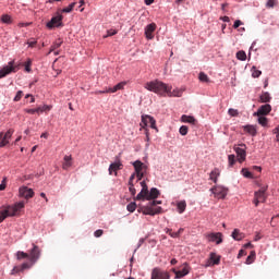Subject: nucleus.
I'll return each mask as SVG.
<instances>
[{"mask_svg": "<svg viewBox=\"0 0 279 279\" xmlns=\"http://www.w3.org/2000/svg\"><path fill=\"white\" fill-rule=\"evenodd\" d=\"M140 184L142 186V190L135 197L137 202H145V199L149 202L151 199H157V197H159L160 191H158V189L151 187L149 191V189L147 187V183L145 181H142Z\"/></svg>", "mask_w": 279, "mask_h": 279, "instance_id": "nucleus-1", "label": "nucleus"}, {"mask_svg": "<svg viewBox=\"0 0 279 279\" xmlns=\"http://www.w3.org/2000/svg\"><path fill=\"white\" fill-rule=\"evenodd\" d=\"M144 88H146V90H149L150 93L160 95L161 97H167V90H169V85L165 84L162 81L155 80L146 83Z\"/></svg>", "mask_w": 279, "mask_h": 279, "instance_id": "nucleus-2", "label": "nucleus"}, {"mask_svg": "<svg viewBox=\"0 0 279 279\" xmlns=\"http://www.w3.org/2000/svg\"><path fill=\"white\" fill-rule=\"evenodd\" d=\"M2 208L4 209L7 217H16V215L21 213V209L25 208V203L20 202L14 205L2 206Z\"/></svg>", "mask_w": 279, "mask_h": 279, "instance_id": "nucleus-3", "label": "nucleus"}, {"mask_svg": "<svg viewBox=\"0 0 279 279\" xmlns=\"http://www.w3.org/2000/svg\"><path fill=\"white\" fill-rule=\"evenodd\" d=\"M132 165L135 169V173H133V175H136L137 182H141V180L145 178V173H147V165L143 163L141 160H136Z\"/></svg>", "mask_w": 279, "mask_h": 279, "instance_id": "nucleus-4", "label": "nucleus"}, {"mask_svg": "<svg viewBox=\"0 0 279 279\" xmlns=\"http://www.w3.org/2000/svg\"><path fill=\"white\" fill-rule=\"evenodd\" d=\"M40 247H38V245L33 244V250L28 251V260L26 262L28 265H31V267H34V265H36V263H38L39 258H40Z\"/></svg>", "mask_w": 279, "mask_h": 279, "instance_id": "nucleus-5", "label": "nucleus"}, {"mask_svg": "<svg viewBox=\"0 0 279 279\" xmlns=\"http://www.w3.org/2000/svg\"><path fill=\"white\" fill-rule=\"evenodd\" d=\"M266 193H267V186H263L260 187L259 191L255 192L253 204H255V206H258V204H265V202H267Z\"/></svg>", "mask_w": 279, "mask_h": 279, "instance_id": "nucleus-6", "label": "nucleus"}, {"mask_svg": "<svg viewBox=\"0 0 279 279\" xmlns=\"http://www.w3.org/2000/svg\"><path fill=\"white\" fill-rule=\"evenodd\" d=\"M228 191V187H225L222 185H215L214 187L210 189V192L216 197V199H226Z\"/></svg>", "mask_w": 279, "mask_h": 279, "instance_id": "nucleus-7", "label": "nucleus"}, {"mask_svg": "<svg viewBox=\"0 0 279 279\" xmlns=\"http://www.w3.org/2000/svg\"><path fill=\"white\" fill-rule=\"evenodd\" d=\"M233 149L238 156L239 162H244L247 156V153H246L247 146L245 144H239V146H234Z\"/></svg>", "mask_w": 279, "mask_h": 279, "instance_id": "nucleus-8", "label": "nucleus"}, {"mask_svg": "<svg viewBox=\"0 0 279 279\" xmlns=\"http://www.w3.org/2000/svg\"><path fill=\"white\" fill-rule=\"evenodd\" d=\"M10 73H16V66L14 65V61H10L7 66H3L0 70V80L10 75Z\"/></svg>", "mask_w": 279, "mask_h": 279, "instance_id": "nucleus-9", "label": "nucleus"}, {"mask_svg": "<svg viewBox=\"0 0 279 279\" xmlns=\"http://www.w3.org/2000/svg\"><path fill=\"white\" fill-rule=\"evenodd\" d=\"M141 125L143 128H147L149 125L153 130H156V119L151 116H142V122Z\"/></svg>", "mask_w": 279, "mask_h": 279, "instance_id": "nucleus-10", "label": "nucleus"}, {"mask_svg": "<svg viewBox=\"0 0 279 279\" xmlns=\"http://www.w3.org/2000/svg\"><path fill=\"white\" fill-rule=\"evenodd\" d=\"M12 134H14L13 129H10L5 134H3V132L0 133V147H5V145H9Z\"/></svg>", "mask_w": 279, "mask_h": 279, "instance_id": "nucleus-11", "label": "nucleus"}, {"mask_svg": "<svg viewBox=\"0 0 279 279\" xmlns=\"http://www.w3.org/2000/svg\"><path fill=\"white\" fill-rule=\"evenodd\" d=\"M48 29H53V27H62V15L53 16L47 24Z\"/></svg>", "mask_w": 279, "mask_h": 279, "instance_id": "nucleus-12", "label": "nucleus"}, {"mask_svg": "<svg viewBox=\"0 0 279 279\" xmlns=\"http://www.w3.org/2000/svg\"><path fill=\"white\" fill-rule=\"evenodd\" d=\"M222 236H223V234H221V232L207 234L208 241H210L211 243H216L217 245H220V243H223Z\"/></svg>", "mask_w": 279, "mask_h": 279, "instance_id": "nucleus-13", "label": "nucleus"}, {"mask_svg": "<svg viewBox=\"0 0 279 279\" xmlns=\"http://www.w3.org/2000/svg\"><path fill=\"white\" fill-rule=\"evenodd\" d=\"M20 197H24V199H32V197H34V190L27 186L20 187Z\"/></svg>", "mask_w": 279, "mask_h": 279, "instance_id": "nucleus-14", "label": "nucleus"}, {"mask_svg": "<svg viewBox=\"0 0 279 279\" xmlns=\"http://www.w3.org/2000/svg\"><path fill=\"white\" fill-rule=\"evenodd\" d=\"M169 272L162 271L158 268H155L151 272V279H169Z\"/></svg>", "mask_w": 279, "mask_h": 279, "instance_id": "nucleus-15", "label": "nucleus"}, {"mask_svg": "<svg viewBox=\"0 0 279 279\" xmlns=\"http://www.w3.org/2000/svg\"><path fill=\"white\" fill-rule=\"evenodd\" d=\"M269 112H271V105L266 104L263 105L258 108L257 112H255L254 114L256 117H266V114H269Z\"/></svg>", "mask_w": 279, "mask_h": 279, "instance_id": "nucleus-16", "label": "nucleus"}, {"mask_svg": "<svg viewBox=\"0 0 279 279\" xmlns=\"http://www.w3.org/2000/svg\"><path fill=\"white\" fill-rule=\"evenodd\" d=\"M123 169V163L121 160H118L109 166V175H112L114 172V175H117V171H121Z\"/></svg>", "mask_w": 279, "mask_h": 279, "instance_id": "nucleus-17", "label": "nucleus"}, {"mask_svg": "<svg viewBox=\"0 0 279 279\" xmlns=\"http://www.w3.org/2000/svg\"><path fill=\"white\" fill-rule=\"evenodd\" d=\"M154 32H156V23L148 24L145 27V36L148 40L154 38Z\"/></svg>", "mask_w": 279, "mask_h": 279, "instance_id": "nucleus-18", "label": "nucleus"}, {"mask_svg": "<svg viewBox=\"0 0 279 279\" xmlns=\"http://www.w3.org/2000/svg\"><path fill=\"white\" fill-rule=\"evenodd\" d=\"M162 213V207H145L143 210V215H150V217H154V215H160Z\"/></svg>", "mask_w": 279, "mask_h": 279, "instance_id": "nucleus-19", "label": "nucleus"}, {"mask_svg": "<svg viewBox=\"0 0 279 279\" xmlns=\"http://www.w3.org/2000/svg\"><path fill=\"white\" fill-rule=\"evenodd\" d=\"M25 269H32V264L23 263L21 266H15L11 270V275L14 276L16 274H20V271H25Z\"/></svg>", "mask_w": 279, "mask_h": 279, "instance_id": "nucleus-20", "label": "nucleus"}, {"mask_svg": "<svg viewBox=\"0 0 279 279\" xmlns=\"http://www.w3.org/2000/svg\"><path fill=\"white\" fill-rule=\"evenodd\" d=\"M71 167H73V157L65 155L63 158L62 169L66 171L71 169Z\"/></svg>", "mask_w": 279, "mask_h": 279, "instance_id": "nucleus-21", "label": "nucleus"}, {"mask_svg": "<svg viewBox=\"0 0 279 279\" xmlns=\"http://www.w3.org/2000/svg\"><path fill=\"white\" fill-rule=\"evenodd\" d=\"M221 263V256H218L217 253H210L208 259V266L210 265H219Z\"/></svg>", "mask_w": 279, "mask_h": 279, "instance_id": "nucleus-22", "label": "nucleus"}, {"mask_svg": "<svg viewBox=\"0 0 279 279\" xmlns=\"http://www.w3.org/2000/svg\"><path fill=\"white\" fill-rule=\"evenodd\" d=\"M166 95H168V97H182V89L175 88L172 90V87L168 85Z\"/></svg>", "mask_w": 279, "mask_h": 279, "instance_id": "nucleus-23", "label": "nucleus"}, {"mask_svg": "<svg viewBox=\"0 0 279 279\" xmlns=\"http://www.w3.org/2000/svg\"><path fill=\"white\" fill-rule=\"evenodd\" d=\"M182 123H190L191 125H197V120L195 117L183 114L181 117Z\"/></svg>", "mask_w": 279, "mask_h": 279, "instance_id": "nucleus-24", "label": "nucleus"}, {"mask_svg": "<svg viewBox=\"0 0 279 279\" xmlns=\"http://www.w3.org/2000/svg\"><path fill=\"white\" fill-rule=\"evenodd\" d=\"M135 178H136V174H132L129 179V191H130L132 197H134L136 195V189L134 187Z\"/></svg>", "mask_w": 279, "mask_h": 279, "instance_id": "nucleus-25", "label": "nucleus"}, {"mask_svg": "<svg viewBox=\"0 0 279 279\" xmlns=\"http://www.w3.org/2000/svg\"><path fill=\"white\" fill-rule=\"evenodd\" d=\"M174 274L177 279L184 278V276H189V265L184 264L182 270L174 271Z\"/></svg>", "mask_w": 279, "mask_h": 279, "instance_id": "nucleus-26", "label": "nucleus"}, {"mask_svg": "<svg viewBox=\"0 0 279 279\" xmlns=\"http://www.w3.org/2000/svg\"><path fill=\"white\" fill-rule=\"evenodd\" d=\"M231 236L234 241H243V239H245V233L241 232L239 229H234Z\"/></svg>", "mask_w": 279, "mask_h": 279, "instance_id": "nucleus-27", "label": "nucleus"}, {"mask_svg": "<svg viewBox=\"0 0 279 279\" xmlns=\"http://www.w3.org/2000/svg\"><path fill=\"white\" fill-rule=\"evenodd\" d=\"M126 84L128 83L125 82L118 83L116 86L106 89V93H117V90H123Z\"/></svg>", "mask_w": 279, "mask_h": 279, "instance_id": "nucleus-28", "label": "nucleus"}, {"mask_svg": "<svg viewBox=\"0 0 279 279\" xmlns=\"http://www.w3.org/2000/svg\"><path fill=\"white\" fill-rule=\"evenodd\" d=\"M219 175H221V171H219L218 168H215L209 174V180H211L215 184H217V180Z\"/></svg>", "mask_w": 279, "mask_h": 279, "instance_id": "nucleus-29", "label": "nucleus"}, {"mask_svg": "<svg viewBox=\"0 0 279 279\" xmlns=\"http://www.w3.org/2000/svg\"><path fill=\"white\" fill-rule=\"evenodd\" d=\"M259 101H260V104H269V101H271V95H269L268 92H264L259 96Z\"/></svg>", "mask_w": 279, "mask_h": 279, "instance_id": "nucleus-30", "label": "nucleus"}, {"mask_svg": "<svg viewBox=\"0 0 279 279\" xmlns=\"http://www.w3.org/2000/svg\"><path fill=\"white\" fill-rule=\"evenodd\" d=\"M62 39L59 38L57 39L50 47L49 53H53V51H56V49H60V47H62Z\"/></svg>", "mask_w": 279, "mask_h": 279, "instance_id": "nucleus-31", "label": "nucleus"}, {"mask_svg": "<svg viewBox=\"0 0 279 279\" xmlns=\"http://www.w3.org/2000/svg\"><path fill=\"white\" fill-rule=\"evenodd\" d=\"M177 208H178L179 215H182V213H184V210H186V201H180L177 204Z\"/></svg>", "mask_w": 279, "mask_h": 279, "instance_id": "nucleus-32", "label": "nucleus"}, {"mask_svg": "<svg viewBox=\"0 0 279 279\" xmlns=\"http://www.w3.org/2000/svg\"><path fill=\"white\" fill-rule=\"evenodd\" d=\"M241 173L244 178H247L248 180H254V173H252V171H250L247 168H243L241 170Z\"/></svg>", "mask_w": 279, "mask_h": 279, "instance_id": "nucleus-33", "label": "nucleus"}, {"mask_svg": "<svg viewBox=\"0 0 279 279\" xmlns=\"http://www.w3.org/2000/svg\"><path fill=\"white\" fill-rule=\"evenodd\" d=\"M16 258L19 260H25V258H29V253H25L23 251H17L16 252Z\"/></svg>", "mask_w": 279, "mask_h": 279, "instance_id": "nucleus-34", "label": "nucleus"}, {"mask_svg": "<svg viewBox=\"0 0 279 279\" xmlns=\"http://www.w3.org/2000/svg\"><path fill=\"white\" fill-rule=\"evenodd\" d=\"M244 132H247V134H251V136H256V128L253 125L244 126Z\"/></svg>", "mask_w": 279, "mask_h": 279, "instance_id": "nucleus-35", "label": "nucleus"}, {"mask_svg": "<svg viewBox=\"0 0 279 279\" xmlns=\"http://www.w3.org/2000/svg\"><path fill=\"white\" fill-rule=\"evenodd\" d=\"M1 22L5 25H12V16L4 14L1 16Z\"/></svg>", "mask_w": 279, "mask_h": 279, "instance_id": "nucleus-36", "label": "nucleus"}, {"mask_svg": "<svg viewBox=\"0 0 279 279\" xmlns=\"http://www.w3.org/2000/svg\"><path fill=\"white\" fill-rule=\"evenodd\" d=\"M236 58H238V60L245 62V60H247V54L245 53V51L240 50L236 52Z\"/></svg>", "mask_w": 279, "mask_h": 279, "instance_id": "nucleus-37", "label": "nucleus"}, {"mask_svg": "<svg viewBox=\"0 0 279 279\" xmlns=\"http://www.w3.org/2000/svg\"><path fill=\"white\" fill-rule=\"evenodd\" d=\"M198 80H199V82H204V83H206V84H208V82H210V78H209L208 75H207L206 73H204V72H201V73L198 74Z\"/></svg>", "mask_w": 279, "mask_h": 279, "instance_id": "nucleus-38", "label": "nucleus"}, {"mask_svg": "<svg viewBox=\"0 0 279 279\" xmlns=\"http://www.w3.org/2000/svg\"><path fill=\"white\" fill-rule=\"evenodd\" d=\"M254 258H256V252L252 251L246 258V265H252V263H254Z\"/></svg>", "mask_w": 279, "mask_h": 279, "instance_id": "nucleus-39", "label": "nucleus"}, {"mask_svg": "<svg viewBox=\"0 0 279 279\" xmlns=\"http://www.w3.org/2000/svg\"><path fill=\"white\" fill-rule=\"evenodd\" d=\"M258 123L259 125H262L263 128H267V123H268V120L266 117L264 116H258Z\"/></svg>", "mask_w": 279, "mask_h": 279, "instance_id": "nucleus-40", "label": "nucleus"}, {"mask_svg": "<svg viewBox=\"0 0 279 279\" xmlns=\"http://www.w3.org/2000/svg\"><path fill=\"white\" fill-rule=\"evenodd\" d=\"M76 2H72L69 7L62 9V12L65 14H69L70 12H73V8H75Z\"/></svg>", "mask_w": 279, "mask_h": 279, "instance_id": "nucleus-41", "label": "nucleus"}, {"mask_svg": "<svg viewBox=\"0 0 279 279\" xmlns=\"http://www.w3.org/2000/svg\"><path fill=\"white\" fill-rule=\"evenodd\" d=\"M49 110H51V107L47 105L36 108L37 114H40V112H47Z\"/></svg>", "mask_w": 279, "mask_h": 279, "instance_id": "nucleus-42", "label": "nucleus"}, {"mask_svg": "<svg viewBox=\"0 0 279 279\" xmlns=\"http://www.w3.org/2000/svg\"><path fill=\"white\" fill-rule=\"evenodd\" d=\"M5 219H8V214H7L5 209L1 207V210H0V223H3V221H5Z\"/></svg>", "mask_w": 279, "mask_h": 279, "instance_id": "nucleus-43", "label": "nucleus"}, {"mask_svg": "<svg viewBox=\"0 0 279 279\" xmlns=\"http://www.w3.org/2000/svg\"><path fill=\"white\" fill-rule=\"evenodd\" d=\"M179 132H180L181 136H186V135L189 134V126L182 125V126L179 129Z\"/></svg>", "mask_w": 279, "mask_h": 279, "instance_id": "nucleus-44", "label": "nucleus"}, {"mask_svg": "<svg viewBox=\"0 0 279 279\" xmlns=\"http://www.w3.org/2000/svg\"><path fill=\"white\" fill-rule=\"evenodd\" d=\"M236 157L234 155H229L228 160H229V167H233L234 162H236Z\"/></svg>", "mask_w": 279, "mask_h": 279, "instance_id": "nucleus-45", "label": "nucleus"}, {"mask_svg": "<svg viewBox=\"0 0 279 279\" xmlns=\"http://www.w3.org/2000/svg\"><path fill=\"white\" fill-rule=\"evenodd\" d=\"M126 210H129V213H134V210H136V203H130L126 206Z\"/></svg>", "mask_w": 279, "mask_h": 279, "instance_id": "nucleus-46", "label": "nucleus"}, {"mask_svg": "<svg viewBox=\"0 0 279 279\" xmlns=\"http://www.w3.org/2000/svg\"><path fill=\"white\" fill-rule=\"evenodd\" d=\"M252 75L253 77H260V75H263V72L259 70H256V66H253Z\"/></svg>", "mask_w": 279, "mask_h": 279, "instance_id": "nucleus-47", "label": "nucleus"}, {"mask_svg": "<svg viewBox=\"0 0 279 279\" xmlns=\"http://www.w3.org/2000/svg\"><path fill=\"white\" fill-rule=\"evenodd\" d=\"M25 71L27 73L32 72V59H28L27 62H25Z\"/></svg>", "mask_w": 279, "mask_h": 279, "instance_id": "nucleus-48", "label": "nucleus"}, {"mask_svg": "<svg viewBox=\"0 0 279 279\" xmlns=\"http://www.w3.org/2000/svg\"><path fill=\"white\" fill-rule=\"evenodd\" d=\"M20 99H23V90H19L13 99V101H19Z\"/></svg>", "mask_w": 279, "mask_h": 279, "instance_id": "nucleus-49", "label": "nucleus"}, {"mask_svg": "<svg viewBox=\"0 0 279 279\" xmlns=\"http://www.w3.org/2000/svg\"><path fill=\"white\" fill-rule=\"evenodd\" d=\"M228 113L230 114V117H239V110L236 109H229Z\"/></svg>", "mask_w": 279, "mask_h": 279, "instance_id": "nucleus-50", "label": "nucleus"}, {"mask_svg": "<svg viewBox=\"0 0 279 279\" xmlns=\"http://www.w3.org/2000/svg\"><path fill=\"white\" fill-rule=\"evenodd\" d=\"M277 1L276 0H268L266 2V8H274L276 5Z\"/></svg>", "mask_w": 279, "mask_h": 279, "instance_id": "nucleus-51", "label": "nucleus"}, {"mask_svg": "<svg viewBox=\"0 0 279 279\" xmlns=\"http://www.w3.org/2000/svg\"><path fill=\"white\" fill-rule=\"evenodd\" d=\"M104 234V230L98 229L94 232V236H96V239H99V236H101Z\"/></svg>", "mask_w": 279, "mask_h": 279, "instance_id": "nucleus-52", "label": "nucleus"}, {"mask_svg": "<svg viewBox=\"0 0 279 279\" xmlns=\"http://www.w3.org/2000/svg\"><path fill=\"white\" fill-rule=\"evenodd\" d=\"M241 25H243V22H241V20H236L233 24L234 29H239V27H241Z\"/></svg>", "mask_w": 279, "mask_h": 279, "instance_id": "nucleus-53", "label": "nucleus"}, {"mask_svg": "<svg viewBox=\"0 0 279 279\" xmlns=\"http://www.w3.org/2000/svg\"><path fill=\"white\" fill-rule=\"evenodd\" d=\"M114 35H117V31L110 29V31H107V35L105 36V38H108V36H114Z\"/></svg>", "mask_w": 279, "mask_h": 279, "instance_id": "nucleus-54", "label": "nucleus"}, {"mask_svg": "<svg viewBox=\"0 0 279 279\" xmlns=\"http://www.w3.org/2000/svg\"><path fill=\"white\" fill-rule=\"evenodd\" d=\"M24 112H26L27 114H36L37 113L36 109H24Z\"/></svg>", "mask_w": 279, "mask_h": 279, "instance_id": "nucleus-55", "label": "nucleus"}, {"mask_svg": "<svg viewBox=\"0 0 279 279\" xmlns=\"http://www.w3.org/2000/svg\"><path fill=\"white\" fill-rule=\"evenodd\" d=\"M170 236H172V239H178V236H180V232H169Z\"/></svg>", "mask_w": 279, "mask_h": 279, "instance_id": "nucleus-56", "label": "nucleus"}, {"mask_svg": "<svg viewBox=\"0 0 279 279\" xmlns=\"http://www.w3.org/2000/svg\"><path fill=\"white\" fill-rule=\"evenodd\" d=\"M38 41H36V40H28L27 41V45H28V47H36V44H37Z\"/></svg>", "mask_w": 279, "mask_h": 279, "instance_id": "nucleus-57", "label": "nucleus"}, {"mask_svg": "<svg viewBox=\"0 0 279 279\" xmlns=\"http://www.w3.org/2000/svg\"><path fill=\"white\" fill-rule=\"evenodd\" d=\"M252 170L257 171L258 173H260V171H263V168H260L259 166H253Z\"/></svg>", "mask_w": 279, "mask_h": 279, "instance_id": "nucleus-58", "label": "nucleus"}, {"mask_svg": "<svg viewBox=\"0 0 279 279\" xmlns=\"http://www.w3.org/2000/svg\"><path fill=\"white\" fill-rule=\"evenodd\" d=\"M0 191H5V179H3L2 183L0 184Z\"/></svg>", "mask_w": 279, "mask_h": 279, "instance_id": "nucleus-59", "label": "nucleus"}, {"mask_svg": "<svg viewBox=\"0 0 279 279\" xmlns=\"http://www.w3.org/2000/svg\"><path fill=\"white\" fill-rule=\"evenodd\" d=\"M158 204H162V201H153V202H150V206H158Z\"/></svg>", "mask_w": 279, "mask_h": 279, "instance_id": "nucleus-60", "label": "nucleus"}, {"mask_svg": "<svg viewBox=\"0 0 279 279\" xmlns=\"http://www.w3.org/2000/svg\"><path fill=\"white\" fill-rule=\"evenodd\" d=\"M260 239H263V235H260V233H256L254 236V241H260Z\"/></svg>", "mask_w": 279, "mask_h": 279, "instance_id": "nucleus-61", "label": "nucleus"}, {"mask_svg": "<svg viewBox=\"0 0 279 279\" xmlns=\"http://www.w3.org/2000/svg\"><path fill=\"white\" fill-rule=\"evenodd\" d=\"M278 219H279V215L274 216V217L271 218V223H274V221H278Z\"/></svg>", "mask_w": 279, "mask_h": 279, "instance_id": "nucleus-62", "label": "nucleus"}, {"mask_svg": "<svg viewBox=\"0 0 279 279\" xmlns=\"http://www.w3.org/2000/svg\"><path fill=\"white\" fill-rule=\"evenodd\" d=\"M151 3H154V0H145L146 5H151Z\"/></svg>", "mask_w": 279, "mask_h": 279, "instance_id": "nucleus-63", "label": "nucleus"}, {"mask_svg": "<svg viewBox=\"0 0 279 279\" xmlns=\"http://www.w3.org/2000/svg\"><path fill=\"white\" fill-rule=\"evenodd\" d=\"M244 247H245V248H247V247H254V245L251 244V242H248V243L244 244Z\"/></svg>", "mask_w": 279, "mask_h": 279, "instance_id": "nucleus-64", "label": "nucleus"}]
</instances>
